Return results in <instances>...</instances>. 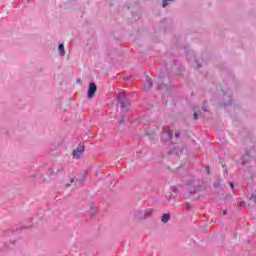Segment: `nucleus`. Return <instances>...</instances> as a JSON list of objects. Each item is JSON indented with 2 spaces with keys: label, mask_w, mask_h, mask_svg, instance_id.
Wrapping results in <instances>:
<instances>
[{
  "label": "nucleus",
  "mask_w": 256,
  "mask_h": 256,
  "mask_svg": "<svg viewBox=\"0 0 256 256\" xmlns=\"http://www.w3.org/2000/svg\"><path fill=\"white\" fill-rule=\"evenodd\" d=\"M169 219H171V215H170V214H164V215L162 216L161 221H162V223H168V222H169Z\"/></svg>",
  "instance_id": "12"
},
{
  "label": "nucleus",
  "mask_w": 256,
  "mask_h": 256,
  "mask_svg": "<svg viewBox=\"0 0 256 256\" xmlns=\"http://www.w3.org/2000/svg\"><path fill=\"white\" fill-rule=\"evenodd\" d=\"M179 136H180L179 132H176V133H175L176 139H179Z\"/></svg>",
  "instance_id": "20"
},
{
  "label": "nucleus",
  "mask_w": 256,
  "mask_h": 256,
  "mask_svg": "<svg viewBox=\"0 0 256 256\" xmlns=\"http://www.w3.org/2000/svg\"><path fill=\"white\" fill-rule=\"evenodd\" d=\"M172 69H177V63L173 62Z\"/></svg>",
  "instance_id": "17"
},
{
  "label": "nucleus",
  "mask_w": 256,
  "mask_h": 256,
  "mask_svg": "<svg viewBox=\"0 0 256 256\" xmlns=\"http://www.w3.org/2000/svg\"><path fill=\"white\" fill-rule=\"evenodd\" d=\"M229 185H230L231 189L235 188V185L233 184V182H229Z\"/></svg>",
  "instance_id": "19"
},
{
  "label": "nucleus",
  "mask_w": 256,
  "mask_h": 256,
  "mask_svg": "<svg viewBox=\"0 0 256 256\" xmlns=\"http://www.w3.org/2000/svg\"><path fill=\"white\" fill-rule=\"evenodd\" d=\"M246 157H251V152L247 151L246 152Z\"/></svg>",
  "instance_id": "21"
},
{
  "label": "nucleus",
  "mask_w": 256,
  "mask_h": 256,
  "mask_svg": "<svg viewBox=\"0 0 256 256\" xmlns=\"http://www.w3.org/2000/svg\"><path fill=\"white\" fill-rule=\"evenodd\" d=\"M170 190H171L173 193H178V190H177L176 186L170 187Z\"/></svg>",
  "instance_id": "13"
},
{
  "label": "nucleus",
  "mask_w": 256,
  "mask_h": 256,
  "mask_svg": "<svg viewBox=\"0 0 256 256\" xmlns=\"http://www.w3.org/2000/svg\"><path fill=\"white\" fill-rule=\"evenodd\" d=\"M167 65H169V64H165V67L167 68Z\"/></svg>",
  "instance_id": "27"
},
{
  "label": "nucleus",
  "mask_w": 256,
  "mask_h": 256,
  "mask_svg": "<svg viewBox=\"0 0 256 256\" xmlns=\"http://www.w3.org/2000/svg\"><path fill=\"white\" fill-rule=\"evenodd\" d=\"M167 1H173V0H163L162 6L166 7L167 5H169V3H167Z\"/></svg>",
  "instance_id": "14"
},
{
  "label": "nucleus",
  "mask_w": 256,
  "mask_h": 256,
  "mask_svg": "<svg viewBox=\"0 0 256 256\" xmlns=\"http://www.w3.org/2000/svg\"><path fill=\"white\" fill-rule=\"evenodd\" d=\"M151 87H153V81L149 76H146V80L144 82V91H149Z\"/></svg>",
  "instance_id": "7"
},
{
  "label": "nucleus",
  "mask_w": 256,
  "mask_h": 256,
  "mask_svg": "<svg viewBox=\"0 0 256 256\" xmlns=\"http://www.w3.org/2000/svg\"><path fill=\"white\" fill-rule=\"evenodd\" d=\"M95 93H97V85L94 82H91L88 88V99H93Z\"/></svg>",
  "instance_id": "5"
},
{
  "label": "nucleus",
  "mask_w": 256,
  "mask_h": 256,
  "mask_svg": "<svg viewBox=\"0 0 256 256\" xmlns=\"http://www.w3.org/2000/svg\"><path fill=\"white\" fill-rule=\"evenodd\" d=\"M170 153L172 154V155H181L182 153H183V149H181V148H173L171 151H170Z\"/></svg>",
  "instance_id": "11"
},
{
  "label": "nucleus",
  "mask_w": 256,
  "mask_h": 256,
  "mask_svg": "<svg viewBox=\"0 0 256 256\" xmlns=\"http://www.w3.org/2000/svg\"><path fill=\"white\" fill-rule=\"evenodd\" d=\"M117 99L120 103L121 111H131V102L129 101V97H127L125 92H120Z\"/></svg>",
  "instance_id": "1"
},
{
  "label": "nucleus",
  "mask_w": 256,
  "mask_h": 256,
  "mask_svg": "<svg viewBox=\"0 0 256 256\" xmlns=\"http://www.w3.org/2000/svg\"><path fill=\"white\" fill-rule=\"evenodd\" d=\"M119 123H120V124L123 123V118H121V119L119 120Z\"/></svg>",
  "instance_id": "25"
},
{
  "label": "nucleus",
  "mask_w": 256,
  "mask_h": 256,
  "mask_svg": "<svg viewBox=\"0 0 256 256\" xmlns=\"http://www.w3.org/2000/svg\"><path fill=\"white\" fill-rule=\"evenodd\" d=\"M85 151V148L83 146H78L77 149L73 151V157L74 159H79L81 155H83V152Z\"/></svg>",
  "instance_id": "6"
},
{
  "label": "nucleus",
  "mask_w": 256,
  "mask_h": 256,
  "mask_svg": "<svg viewBox=\"0 0 256 256\" xmlns=\"http://www.w3.org/2000/svg\"><path fill=\"white\" fill-rule=\"evenodd\" d=\"M159 81L161 82V84L158 85V91H169V87L165 85V83L163 82V78H160Z\"/></svg>",
  "instance_id": "8"
},
{
  "label": "nucleus",
  "mask_w": 256,
  "mask_h": 256,
  "mask_svg": "<svg viewBox=\"0 0 256 256\" xmlns=\"http://www.w3.org/2000/svg\"><path fill=\"white\" fill-rule=\"evenodd\" d=\"M203 111L205 112V111H207V107L206 106H203Z\"/></svg>",
  "instance_id": "22"
},
{
  "label": "nucleus",
  "mask_w": 256,
  "mask_h": 256,
  "mask_svg": "<svg viewBox=\"0 0 256 256\" xmlns=\"http://www.w3.org/2000/svg\"><path fill=\"white\" fill-rule=\"evenodd\" d=\"M198 67H201V64H198Z\"/></svg>",
  "instance_id": "28"
},
{
  "label": "nucleus",
  "mask_w": 256,
  "mask_h": 256,
  "mask_svg": "<svg viewBox=\"0 0 256 256\" xmlns=\"http://www.w3.org/2000/svg\"><path fill=\"white\" fill-rule=\"evenodd\" d=\"M220 185H221V183H219V182L214 183V187H216V188L219 187Z\"/></svg>",
  "instance_id": "18"
},
{
  "label": "nucleus",
  "mask_w": 256,
  "mask_h": 256,
  "mask_svg": "<svg viewBox=\"0 0 256 256\" xmlns=\"http://www.w3.org/2000/svg\"><path fill=\"white\" fill-rule=\"evenodd\" d=\"M185 207H186V209H187L188 211H191V204L186 203V204H185Z\"/></svg>",
  "instance_id": "15"
},
{
  "label": "nucleus",
  "mask_w": 256,
  "mask_h": 256,
  "mask_svg": "<svg viewBox=\"0 0 256 256\" xmlns=\"http://www.w3.org/2000/svg\"><path fill=\"white\" fill-rule=\"evenodd\" d=\"M152 215H153V209L149 208V209H146L144 213L142 211L137 212L135 214V217L136 219H145V217H151Z\"/></svg>",
  "instance_id": "3"
},
{
  "label": "nucleus",
  "mask_w": 256,
  "mask_h": 256,
  "mask_svg": "<svg viewBox=\"0 0 256 256\" xmlns=\"http://www.w3.org/2000/svg\"><path fill=\"white\" fill-rule=\"evenodd\" d=\"M7 248L8 249H13V246L8 245Z\"/></svg>",
  "instance_id": "24"
},
{
  "label": "nucleus",
  "mask_w": 256,
  "mask_h": 256,
  "mask_svg": "<svg viewBox=\"0 0 256 256\" xmlns=\"http://www.w3.org/2000/svg\"><path fill=\"white\" fill-rule=\"evenodd\" d=\"M188 187H192V190L189 191L190 194L195 193L199 188V181L195 180L193 177L190 181L187 182Z\"/></svg>",
  "instance_id": "4"
},
{
  "label": "nucleus",
  "mask_w": 256,
  "mask_h": 256,
  "mask_svg": "<svg viewBox=\"0 0 256 256\" xmlns=\"http://www.w3.org/2000/svg\"><path fill=\"white\" fill-rule=\"evenodd\" d=\"M146 135H151V134H149V132H146Z\"/></svg>",
  "instance_id": "26"
},
{
  "label": "nucleus",
  "mask_w": 256,
  "mask_h": 256,
  "mask_svg": "<svg viewBox=\"0 0 256 256\" xmlns=\"http://www.w3.org/2000/svg\"><path fill=\"white\" fill-rule=\"evenodd\" d=\"M194 119H198L199 117V113L195 112L194 115H193Z\"/></svg>",
  "instance_id": "16"
},
{
  "label": "nucleus",
  "mask_w": 256,
  "mask_h": 256,
  "mask_svg": "<svg viewBox=\"0 0 256 256\" xmlns=\"http://www.w3.org/2000/svg\"><path fill=\"white\" fill-rule=\"evenodd\" d=\"M58 51H59V55H61V57H65V45L64 44H59Z\"/></svg>",
  "instance_id": "10"
},
{
  "label": "nucleus",
  "mask_w": 256,
  "mask_h": 256,
  "mask_svg": "<svg viewBox=\"0 0 256 256\" xmlns=\"http://www.w3.org/2000/svg\"><path fill=\"white\" fill-rule=\"evenodd\" d=\"M243 165H245L246 163L245 162H242Z\"/></svg>",
  "instance_id": "29"
},
{
  "label": "nucleus",
  "mask_w": 256,
  "mask_h": 256,
  "mask_svg": "<svg viewBox=\"0 0 256 256\" xmlns=\"http://www.w3.org/2000/svg\"><path fill=\"white\" fill-rule=\"evenodd\" d=\"M224 106L227 107V105H231V94L224 92Z\"/></svg>",
  "instance_id": "9"
},
{
  "label": "nucleus",
  "mask_w": 256,
  "mask_h": 256,
  "mask_svg": "<svg viewBox=\"0 0 256 256\" xmlns=\"http://www.w3.org/2000/svg\"><path fill=\"white\" fill-rule=\"evenodd\" d=\"M173 139V131L169 128H163L162 132V140L164 143H167V141H171Z\"/></svg>",
  "instance_id": "2"
},
{
  "label": "nucleus",
  "mask_w": 256,
  "mask_h": 256,
  "mask_svg": "<svg viewBox=\"0 0 256 256\" xmlns=\"http://www.w3.org/2000/svg\"><path fill=\"white\" fill-rule=\"evenodd\" d=\"M73 181H75V180L72 179V180H71V183H73Z\"/></svg>",
  "instance_id": "30"
},
{
  "label": "nucleus",
  "mask_w": 256,
  "mask_h": 256,
  "mask_svg": "<svg viewBox=\"0 0 256 256\" xmlns=\"http://www.w3.org/2000/svg\"><path fill=\"white\" fill-rule=\"evenodd\" d=\"M223 215H227V210H224V211H223Z\"/></svg>",
  "instance_id": "23"
}]
</instances>
